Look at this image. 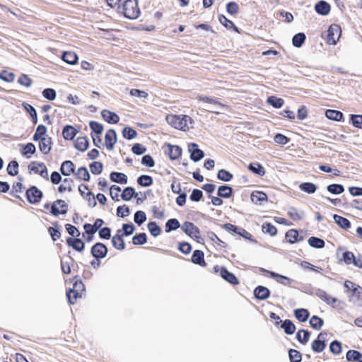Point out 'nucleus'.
Returning <instances> with one entry per match:
<instances>
[{
    "label": "nucleus",
    "mask_w": 362,
    "mask_h": 362,
    "mask_svg": "<svg viewBox=\"0 0 362 362\" xmlns=\"http://www.w3.org/2000/svg\"><path fill=\"white\" fill-rule=\"evenodd\" d=\"M122 9L124 16L129 19H135L140 14L137 0L125 1Z\"/></svg>",
    "instance_id": "nucleus-1"
},
{
    "label": "nucleus",
    "mask_w": 362,
    "mask_h": 362,
    "mask_svg": "<svg viewBox=\"0 0 362 362\" xmlns=\"http://www.w3.org/2000/svg\"><path fill=\"white\" fill-rule=\"evenodd\" d=\"M213 269L215 273H219L221 277L228 284L233 286L240 284L237 276L233 273L229 272L226 267L215 265Z\"/></svg>",
    "instance_id": "nucleus-2"
},
{
    "label": "nucleus",
    "mask_w": 362,
    "mask_h": 362,
    "mask_svg": "<svg viewBox=\"0 0 362 362\" xmlns=\"http://www.w3.org/2000/svg\"><path fill=\"white\" fill-rule=\"evenodd\" d=\"M341 30L339 25L332 24L329 26L324 37L329 45H335L339 40Z\"/></svg>",
    "instance_id": "nucleus-3"
},
{
    "label": "nucleus",
    "mask_w": 362,
    "mask_h": 362,
    "mask_svg": "<svg viewBox=\"0 0 362 362\" xmlns=\"http://www.w3.org/2000/svg\"><path fill=\"white\" fill-rule=\"evenodd\" d=\"M183 115H168L166 116L165 119L172 127L185 132L189 129V127H186V120L184 119Z\"/></svg>",
    "instance_id": "nucleus-4"
},
{
    "label": "nucleus",
    "mask_w": 362,
    "mask_h": 362,
    "mask_svg": "<svg viewBox=\"0 0 362 362\" xmlns=\"http://www.w3.org/2000/svg\"><path fill=\"white\" fill-rule=\"evenodd\" d=\"M71 281L73 282V288H69L66 291V296L69 303L70 305H74V300H72L71 297V292L76 291L83 293L86 291V288L81 279H78V276H74Z\"/></svg>",
    "instance_id": "nucleus-5"
},
{
    "label": "nucleus",
    "mask_w": 362,
    "mask_h": 362,
    "mask_svg": "<svg viewBox=\"0 0 362 362\" xmlns=\"http://www.w3.org/2000/svg\"><path fill=\"white\" fill-rule=\"evenodd\" d=\"M25 196L28 202L31 204L39 203L42 197V192L36 186H30L25 192Z\"/></svg>",
    "instance_id": "nucleus-6"
},
{
    "label": "nucleus",
    "mask_w": 362,
    "mask_h": 362,
    "mask_svg": "<svg viewBox=\"0 0 362 362\" xmlns=\"http://www.w3.org/2000/svg\"><path fill=\"white\" fill-rule=\"evenodd\" d=\"M327 334L322 332L318 334L317 339H314L311 343V349L315 353H321L326 348V337Z\"/></svg>",
    "instance_id": "nucleus-7"
},
{
    "label": "nucleus",
    "mask_w": 362,
    "mask_h": 362,
    "mask_svg": "<svg viewBox=\"0 0 362 362\" xmlns=\"http://www.w3.org/2000/svg\"><path fill=\"white\" fill-rule=\"evenodd\" d=\"M108 252L107 247L103 243H95L90 249L91 255L96 259L105 258Z\"/></svg>",
    "instance_id": "nucleus-8"
},
{
    "label": "nucleus",
    "mask_w": 362,
    "mask_h": 362,
    "mask_svg": "<svg viewBox=\"0 0 362 362\" xmlns=\"http://www.w3.org/2000/svg\"><path fill=\"white\" fill-rule=\"evenodd\" d=\"M188 152L189 153L190 159L197 163L204 157V152L199 148V145L197 143H189L188 144Z\"/></svg>",
    "instance_id": "nucleus-9"
},
{
    "label": "nucleus",
    "mask_w": 362,
    "mask_h": 362,
    "mask_svg": "<svg viewBox=\"0 0 362 362\" xmlns=\"http://www.w3.org/2000/svg\"><path fill=\"white\" fill-rule=\"evenodd\" d=\"M197 99L199 101H202L203 103H206L212 105L214 106V107L218 109V110H215V109L211 108V110H209L210 112H214L215 114H218L220 112L221 109H223V107H226L225 105L222 104L217 98H214V97H209V96H206V95H199L197 97Z\"/></svg>",
    "instance_id": "nucleus-10"
},
{
    "label": "nucleus",
    "mask_w": 362,
    "mask_h": 362,
    "mask_svg": "<svg viewBox=\"0 0 362 362\" xmlns=\"http://www.w3.org/2000/svg\"><path fill=\"white\" fill-rule=\"evenodd\" d=\"M117 141V135L116 131L113 129H108L105 135V143L107 149L112 150Z\"/></svg>",
    "instance_id": "nucleus-11"
},
{
    "label": "nucleus",
    "mask_w": 362,
    "mask_h": 362,
    "mask_svg": "<svg viewBox=\"0 0 362 362\" xmlns=\"http://www.w3.org/2000/svg\"><path fill=\"white\" fill-rule=\"evenodd\" d=\"M349 301L353 302L354 304L358 306H362V287L361 286L357 284L354 286V288H351Z\"/></svg>",
    "instance_id": "nucleus-12"
},
{
    "label": "nucleus",
    "mask_w": 362,
    "mask_h": 362,
    "mask_svg": "<svg viewBox=\"0 0 362 362\" xmlns=\"http://www.w3.org/2000/svg\"><path fill=\"white\" fill-rule=\"evenodd\" d=\"M122 229L117 230L116 234L112 238V246L118 250H123L125 249V243L123 239Z\"/></svg>",
    "instance_id": "nucleus-13"
},
{
    "label": "nucleus",
    "mask_w": 362,
    "mask_h": 362,
    "mask_svg": "<svg viewBox=\"0 0 362 362\" xmlns=\"http://www.w3.org/2000/svg\"><path fill=\"white\" fill-rule=\"evenodd\" d=\"M166 146L168 151L165 153H168L170 160H175L181 156L182 149L180 146L166 144Z\"/></svg>",
    "instance_id": "nucleus-14"
},
{
    "label": "nucleus",
    "mask_w": 362,
    "mask_h": 362,
    "mask_svg": "<svg viewBox=\"0 0 362 362\" xmlns=\"http://www.w3.org/2000/svg\"><path fill=\"white\" fill-rule=\"evenodd\" d=\"M253 293L255 298L264 300L270 296L271 292L267 287L259 285L254 289Z\"/></svg>",
    "instance_id": "nucleus-15"
},
{
    "label": "nucleus",
    "mask_w": 362,
    "mask_h": 362,
    "mask_svg": "<svg viewBox=\"0 0 362 362\" xmlns=\"http://www.w3.org/2000/svg\"><path fill=\"white\" fill-rule=\"evenodd\" d=\"M181 229L186 235L190 238H192L194 234H200L199 228L193 223L187 221L183 223L181 226Z\"/></svg>",
    "instance_id": "nucleus-16"
},
{
    "label": "nucleus",
    "mask_w": 362,
    "mask_h": 362,
    "mask_svg": "<svg viewBox=\"0 0 362 362\" xmlns=\"http://www.w3.org/2000/svg\"><path fill=\"white\" fill-rule=\"evenodd\" d=\"M100 114L103 119L109 124H117L119 121V117L118 115L110 110L106 109L103 110Z\"/></svg>",
    "instance_id": "nucleus-17"
},
{
    "label": "nucleus",
    "mask_w": 362,
    "mask_h": 362,
    "mask_svg": "<svg viewBox=\"0 0 362 362\" xmlns=\"http://www.w3.org/2000/svg\"><path fill=\"white\" fill-rule=\"evenodd\" d=\"M191 262L201 267L206 266V263L204 259V253L202 250H195L191 257Z\"/></svg>",
    "instance_id": "nucleus-18"
},
{
    "label": "nucleus",
    "mask_w": 362,
    "mask_h": 362,
    "mask_svg": "<svg viewBox=\"0 0 362 362\" xmlns=\"http://www.w3.org/2000/svg\"><path fill=\"white\" fill-rule=\"evenodd\" d=\"M39 141V149L42 153L47 155L52 150V139L51 137L47 136L44 139L38 140Z\"/></svg>",
    "instance_id": "nucleus-19"
},
{
    "label": "nucleus",
    "mask_w": 362,
    "mask_h": 362,
    "mask_svg": "<svg viewBox=\"0 0 362 362\" xmlns=\"http://www.w3.org/2000/svg\"><path fill=\"white\" fill-rule=\"evenodd\" d=\"M110 179L111 182L121 185H125L128 182V177L127 175L120 172H111L110 174Z\"/></svg>",
    "instance_id": "nucleus-20"
},
{
    "label": "nucleus",
    "mask_w": 362,
    "mask_h": 362,
    "mask_svg": "<svg viewBox=\"0 0 362 362\" xmlns=\"http://www.w3.org/2000/svg\"><path fill=\"white\" fill-rule=\"evenodd\" d=\"M78 131L72 125L66 124L62 129V136L65 140H73Z\"/></svg>",
    "instance_id": "nucleus-21"
},
{
    "label": "nucleus",
    "mask_w": 362,
    "mask_h": 362,
    "mask_svg": "<svg viewBox=\"0 0 362 362\" xmlns=\"http://www.w3.org/2000/svg\"><path fill=\"white\" fill-rule=\"evenodd\" d=\"M60 172L64 176H69L71 173H76L75 165L71 160L62 162L60 166Z\"/></svg>",
    "instance_id": "nucleus-22"
},
{
    "label": "nucleus",
    "mask_w": 362,
    "mask_h": 362,
    "mask_svg": "<svg viewBox=\"0 0 362 362\" xmlns=\"http://www.w3.org/2000/svg\"><path fill=\"white\" fill-rule=\"evenodd\" d=\"M62 59L69 65H74L78 62V55L71 51H64L62 54Z\"/></svg>",
    "instance_id": "nucleus-23"
},
{
    "label": "nucleus",
    "mask_w": 362,
    "mask_h": 362,
    "mask_svg": "<svg viewBox=\"0 0 362 362\" xmlns=\"http://www.w3.org/2000/svg\"><path fill=\"white\" fill-rule=\"evenodd\" d=\"M74 145L77 150L83 152L88 148L90 143L86 136H80L74 141Z\"/></svg>",
    "instance_id": "nucleus-24"
},
{
    "label": "nucleus",
    "mask_w": 362,
    "mask_h": 362,
    "mask_svg": "<svg viewBox=\"0 0 362 362\" xmlns=\"http://www.w3.org/2000/svg\"><path fill=\"white\" fill-rule=\"evenodd\" d=\"M233 194V189L228 185H221L217 190V195L223 199H229Z\"/></svg>",
    "instance_id": "nucleus-25"
},
{
    "label": "nucleus",
    "mask_w": 362,
    "mask_h": 362,
    "mask_svg": "<svg viewBox=\"0 0 362 362\" xmlns=\"http://www.w3.org/2000/svg\"><path fill=\"white\" fill-rule=\"evenodd\" d=\"M325 115V117L330 120L341 122L344 119V115L339 110L327 109Z\"/></svg>",
    "instance_id": "nucleus-26"
},
{
    "label": "nucleus",
    "mask_w": 362,
    "mask_h": 362,
    "mask_svg": "<svg viewBox=\"0 0 362 362\" xmlns=\"http://www.w3.org/2000/svg\"><path fill=\"white\" fill-rule=\"evenodd\" d=\"M269 276L272 279H276L278 283L284 286H290V284L293 281V279L288 278V276L279 274L275 272H270Z\"/></svg>",
    "instance_id": "nucleus-27"
},
{
    "label": "nucleus",
    "mask_w": 362,
    "mask_h": 362,
    "mask_svg": "<svg viewBox=\"0 0 362 362\" xmlns=\"http://www.w3.org/2000/svg\"><path fill=\"white\" fill-rule=\"evenodd\" d=\"M293 314H294L295 317L300 322H306L310 317V312L308 311V309H305V308L295 309L293 311Z\"/></svg>",
    "instance_id": "nucleus-28"
},
{
    "label": "nucleus",
    "mask_w": 362,
    "mask_h": 362,
    "mask_svg": "<svg viewBox=\"0 0 362 362\" xmlns=\"http://www.w3.org/2000/svg\"><path fill=\"white\" fill-rule=\"evenodd\" d=\"M267 198V194L262 191H255L251 194V200L255 204L261 205Z\"/></svg>",
    "instance_id": "nucleus-29"
},
{
    "label": "nucleus",
    "mask_w": 362,
    "mask_h": 362,
    "mask_svg": "<svg viewBox=\"0 0 362 362\" xmlns=\"http://www.w3.org/2000/svg\"><path fill=\"white\" fill-rule=\"evenodd\" d=\"M333 219L334 221V222L342 229L344 230H348L351 228V222L350 221L346 218H344L343 216H341L339 215H337V214H334L333 215Z\"/></svg>",
    "instance_id": "nucleus-30"
},
{
    "label": "nucleus",
    "mask_w": 362,
    "mask_h": 362,
    "mask_svg": "<svg viewBox=\"0 0 362 362\" xmlns=\"http://www.w3.org/2000/svg\"><path fill=\"white\" fill-rule=\"evenodd\" d=\"M281 328L283 329L285 334L288 335L293 334L296 329V325L289 319L284 320L281 322Z\"/></svg>",
    "instance_id": "nucleus-31"
},
{
    "label": "nucleus",
    "mask_w": 362,
    "mask_h": 362,
    "mask_svg": "<svg viewBox=\"0 0 362 362\" xmlns=\"http://www.w3.org/2000/svg\"><path fill=\"white\" fill-rule=\"evenodd\" d=\"M21 154L27 158H30L31 156L36 152V147L34 144L30 142L26 144H22Z\"/></svg>",
    "instance_id": "nucleus-32"
},
{
    "label": "nucleus",
    "mask_w": 362,
    "mask_h": 362,
    "mask_svg": "<svg viewBox=\"0 0 362 362\" xmlns=\"http://www.w3.org/2000/svg\"><path fill=\"white\" fill-rule=\"evenodd\" d=\"M138 195L137 192L135 191V189L132 187H126L122 194L121 198L122 200L125 202L130 201L132 198L136 197Z\"/></svg>",
    "instance_id": "nucleus-33"
},
{
    "label": "nucleus",
    "mask_w": 362,
    "mask_h": 362,
    "mask_svg": "<svg viewBox=\"0 0 362 362\" xmlns=\"http://www.w3.org/2000/svg\"><path fill=\"white\" fill-rule=\"evenodd\" d=\"M247 169L252 173L259 176H263L266 173L264 167L257 162L250 163L247 166Z\"/></svg>",
    "instance_id": "nucleus-34"
},
{
    "label": "nucleus",
    "mask_w": 362,
    "mask_h": 362,
    "mask_svg": "<svg viewBox=\"0 0 362 362\" xmlns=\"http://www.w3.org/2000/svg\"><path fill=\"white\" fill-rule=\"evenodd\" d=\"M300 190L308 194H314L317 189V186L310 182H302L298 186Z\"/></svg>",
    "instance_id": "nucleus-35"
},
{
    "label": "nucleus",
    "mask_w": 362,
    "mask_h": 362,
    "mask_svg": "<svg viewBox=\"0 0 362 362\" xmlns=\"http://www.w3.org/2000/svg\"><path fill=\"white\" fill-rule=\"evenodd\" d=\"M181 226H182L180 225V221L177 218H170L165 223V233H168L171 231L178 229L179 228H181Z\"/></svg>",
    "instance_id": "nucleus-36"
},
{
    "label": "nucleus",
    "mask_w": 362,
    "mask_h": 362,
    "mask_svg": "<svg viewBox=\"0 0 362 362\" xmlns=\"http://www.w3.org/2000/svg\"><path fill=\"white\" fill-rule=\"evenodd\" d=\"M315 9L317 13L325 16L329 13L330 6L326 1H320L315 5Z\"/></svg>",
    "instance_id": "nucleus-37"
},
{
    "label": "nucleus",
    "mask_w": 362,
    "mask_h": 362,
    "mask_svg": "<svg viewBox=\"0 0 362 362\" xmlns=\"http://www.w3.org/2000/svg\"><path fill=\"white\" fill-rule=\"evenodd\" d=\"M308 243L311 247L315 249H322L325 245V242L323 239L315 236L310 237L308 240Z\"/></svg>",
    "instance_id": "nucleus-38"
},
{
    "label": "nucleus",
    "mask_w": 362,
    "mask_h": 362,
    "mask_svg": "<svg viewBox=\"0 0 362 362\" xmlns=\"http://www.w3.org/2000/svg\"><path fill=\"white\" fill-rule=\"evenodd\" d=\"M136 182L141 187H148L153 185V179L150 175H141L137 177Z\"/></svg>",
    "instance_id": "nucleus-39"
},
{
    "label": "nucleus",
    "mask_w": 362,
    "mask_h": 362,
    "mask_svg": "<svg viewBox=\"0 0 362 362\" xmlns=\"http://www.w3.org/2000/svg\"><path fill=\"white\" fill-rule=\"evenodd\" d=\"M47 132V129L44 124H39L37 127L36 131L33 136V140L34 141H37L38 140H40L41 139L47 137L46 136Z\"/></svg>",
    "instance_id": "nucleus-40"
},
{
    "label": "nucleus",
    "mask_w": 362,
    "mask_h": 362,
    "mask_svg": "<svg viewBox=\"0 0 362 362\" xmlns=\"http://www.w3.org/2000/svg\"><path fill=\"white\" fill-rule=\"evenodd\" d=\"M267 103L274 108H281L284 104V100L281 98H278L275 95H270L267 99Z\"/></svg>",
    "instance_id": "nucleus-41"
},
{
    "label": "nucleus",
    "mask_w": 362,
    "mask_h": 362,
    "mask_svg": "<svg viewBox=\"0 0 362 362\" xmlns=\"http://www.w3.org/2000/svg\"><path fill=\"white\" fill-rule=\"evenodd\" d=\"M77 179L83 180L85 182H89L90 180V173L86 167L83 166L78 168L77 172L75 173Z\"/></svg>",
    "instance_id": "nucleus-42"
},
{
    "label": "nucleus",
    "mask_w": 362,
    "mask_h": 362,
    "mask_svg": "<svg viewBox=\"0 0 362 362\" xmlns=\"http://www.w3.org/2000/svg\"><path fill=\"white\" fill-rule=\"evenodd\" d=\"M148 230L151 235L156 238L160 235L162 232L161 228L158 225L156 221H150L148 225Z\"/></svg>",
    "instance_id": "nucleus-43"
},
{
    "label": "nucleus",
    "mask_w": 362,
    "mask_h": 362,
    "mask_svg": "<svg viewBox=\"0 0 362 362\" xmlns=\"http://www.w3.org/2000/svg\"><path fill=\"white\" fill-rule=\"evenodd\" d=\"M53 226H50L48 228V232L52 238V240L53 241H56L60 238L61 232L57 221L53 223Z\"/></svg>",
    "instance_id": "nucleus-44"
},
{
    "label": "nucleus",
    "mask_w": 362,
    "mask_h": 362,
    "mask_svg": "<svg viewBox=\"0 0 362 362\" xmlns=\"http://www.w3.org/2000/svg\"><path fill=\"white\" fill-rule=\"evenodd\" d=\"M326 303L332 306L333 308L338 310H342L345 305L343 301L339 300L335 297H332L331 296H329L328 300L326 301Z\"/></svg>",
    "instance_id": "nucleus-45"
},
{
    "label": "nucleus",
    "mask_w": 362,
    "mask_h": 362,
    "mask_svg": "<svg viewBox=\"0 0 362 362\" xmlns=\"http://www.w3.org/2000/svg\"><path fill=\"white\" fill-rule=\"evenodd\" d=\"M309 323L313 329L320 330L324 325V320L317 315H313L310 319Z\"/></svg>",
    "instance_id": "nucleus-46"
},
{
    "label": "nucleus",
    "mask_w": 362,
    "mask_h": 362,
    "mask_svg": "<svg viewBox=\"0 0 362 362\" xmlns=\"http://www.w3.org/2000/svg\"><path fill=\"white\" fill-rule=\"evenodd\" d=\"M327 190L332 194H340L345 190L344 187L341 184H330L327 186Z\"/></svg>",
    "instance_id": "nucleus-47"
},
{
    "label": "nucleus",
    "mask_w": 362,
    "mask_h": 362,
    "mask_svg": "<svg viewBox=\"0 0 362 362\" xmlns=\"http://www.w3.org/2000/svg\"><path fill=\"white\" fill-rule=\"evenodd\" d=\"M147 243V235L145 233H139L132 238V243L134 245H143Z\"/></svg>",
    "instance_id": "nucleus-48"
},
{
    "label": "nucleus",
    "mask_w": 362,
    "mask_h": 362,
    "mask_svg": "<svg viewBox=\"0 0 362 362\" xmlns=\"http://www.w3.org/2000/svg\"><path fill=\"white\" fill-rule=\"evenodd\" d=\"M122 136L127 140H131L136 137L137 132L131 127L126 126L122 131Z\"/></svg>",
    "instance_id": "nucleus-49"
},
{
    "label": "nucleus",
    "mask_w": 362,
    "mask_h": 362,
    "mask_svg": "<svg viewBox=\"0 0 362 362\" xmlns=\"http://www.w3.org/2000/svg\"><path fill=\"white\" fill-rule=\"evenodd\" d=\"M262 230L264 233H267L271 236H275L277 234V228L269 222L262 224Z\"/></svg>",
    "instance_id": "nucleus-50"
},
{
    "label": "nucleus",
    "mask_w": 362,
    "mask_h": 362,
    "mask_svg": "<svg viewBox=\"0 0 362 362\" xmlns=\"http://www.w3.org/2000/svg\"><path fill=\"white\" fill-rule=\"evenodd\" d=\"M206 236L209 239H210L213 243H216L217 245L226 248L228 245L224 241L221 240L215 233L213 231H208L206 233Z\"/></svg>",
    "instance_id": "nucleus-51"
},
{
    "label": "nucleus",
    "mask_w": 362,
    "mask_h": 362,
    "mask_svg": "<svg viewBox=\"0 0 362 362\" xmlns=\"http://www.w3.org/2000/svg\"><path fill=\"white\" fill-rule=\"evenodd\" d=\"M19 164L17 160H13L7 165V173L11 176H15L18 173Z\"/></svg>",
    "instance_id": "nucleus-52"
},
{
    "label": "nucleus",
    "mask_w": 362,
    "mask_h": 362,
    "mask_svg": "<svg viewBox=\"0 0 362 362\" xmlns=\"http://www.w3.org/2000/svg\"><path fill=\"white\" fill-rule=\"evenodd\" d=\"M349 122L357 129H362V115L351 114L349 117Z\"/></svg>",
    "instance_id": "nucleus-53"
},
{
    "label": "nucleus",
    "mask_w": 362,
    "mask_h": 362,
    "mask_svg": "<svg viewBox=\"0 0 362 362\" xmlns=\"http://www.w3.org/2000/svg\"><path fill=\"white\" fill-rule=\"evenodd\" d=\"M288 215L291 219L299 221L303 218L305 213L303 211H298L295 207H290L288 211Z\"/></svg>",
    "instance_id": "nucleus-54"
},
{
    "label": "nucleus",
    "mask_w": 362,
    "mask_h": 362,
    "mask_svg": "<svg viewBox=\"0 0 362 362\" xmlns=\"http://www.w3.org/2000/svg\"><path fill=\"white\" fill-rule=\"evenodd\" d=\"M285 238L290 244L298 243V230L290 229L285 233Z\"/></svg>",
    "instance_id": "nucleus-55"
},
{
    "label": "nucleus",
    "mask_w": 362,
    "mask_h": 362,
    "mask_svg": "<svg viewBox=\"0 0 362 362\" xmlns=\"http://www.w3.org/2000/svg\"><path fill=\"white\" fill-rule=\"evenodd\" d=\"M346 358L349 362L358 361L360 358H362V353L356 350H349L346 354Z\"/></svg>",
    "instance_id": "nucleus-56"
},
{
    "label": "nucleus",
    "mask_w": 362,
    "mask_h": 362,
    "mask_svg": "<svg viewBox=\"0 0 362 362\" xmlns=\"http://www.w3.org/2000/svg\"><path fill=\"white\" fill-rule=\"evenodd\" d=\"M233 177V174L225 169H221L218 171L217 178L221 181L230 182Z\"/></svg>",
    "instance_id": "nucleus-57"
},
{
    "label": "nucleus",
    "mask_w": 362,
    "mask_h": 362,
    "mask_svg": "<svg viewBox=\"0 0 362 362\" xmlns=\"http://www.w3.org/2000/svg\"><path fill=\"white\" fill-rule=\"evenodd\" d=\"M147 219L146 214L144 211H136L134 215V221L138 226L142 225Z\"/></svg>",
    "instance_id": "nucleus-58"
},
{
    "label": "nucleus",
    "mask_w": 362,
    "mask_h": 362,
    "mask_svg": "<svg viewBox=\"0 0 362 362\" xmlns=\"http://www.w3.org/2000/svg\"><path fill=\"white\" fill-rule=\"evenodd\" d=\"M90 172L93 175H100L103 170V164L100 161H93L89 165Z\"/></svg>",
    "instance_id": "nucleus-59"
},
{
    "label": "nucleus",
    "mask_w": 362,
    "mask_h": 362,
    "mask_svg": "<svg viewBox=\"0 0 362 362\" xmlns=\"http://www.w3.org/2000/svg\"><path fill=\"white\" fill-rule=\"evenodd\" d=\"M288 353L290 362H301L302 354L300 351L293 349H290Z\"/></svg>",
    "instance_id": "nucleus-60"
},
{
    "label": "nucleus",
    "mask_w": 362,
    "mask_h": 362,
    "mask_svg": "<svg viewBox=\"0 0 362 362\" xmlns=\"http://www.w3.org/2000/svg\"><path fill=\"white\" fill-rule=\"evenodd\" d=\"M89 127L92 132L96 134L97 135H100L104 129L103 125L96 121H90L89 122Z\"/></svg>",
    "instance_id": "nucleus-61"
},
{
    "label": "nucleus",
    "mask_w": 362,
    "mask_h": 362,
    "mask_svg": "<svg viewBox=\"0 0 362 362\" xmlns=\"http://www.w3.org/2000/svg\"><path fill=\"white\" fill-rule=\"evenodd\" d=\"M24 47L25 49H23L21 47H18L19 50H18V52H16V54L21 57L31 60L33 54L32 52L30 47Z\"/></svg>",
    "instance_id": "nucleus-62"
},
{
    "label": "nucleus",
    "mask_w": 362,
    "mask_h": 362,
    "mask_svg": "<svg viewBox=\"0 0 362 362\" xmlns=\"http://www.w3.org/2000/svg\"><path fill=\"white\" fill-rule=\"evenodd\" d=\"M42 96L50 101H52L57 98V92L54 89L51 88H46L42 92Z\"/></svg>",
    "instance_id": "nucleus-63"
},
{
    "label": "nucleus",
    "mask_w": 362,
    "mask_h": 362,
    "mask_svg": "<svg viewBox=\"0 0 362 362\" xmlns=\"http://www.w3.org/2000/svg\"><path fill=\"white\" fill-rule=\"evenodd\" d=\"M329 351L333 354H339L342 351L341 343L338 340L332 341L329 344Z\"/></svg>",
    "instance_id": "nucleus-64"
}]
</instances>
